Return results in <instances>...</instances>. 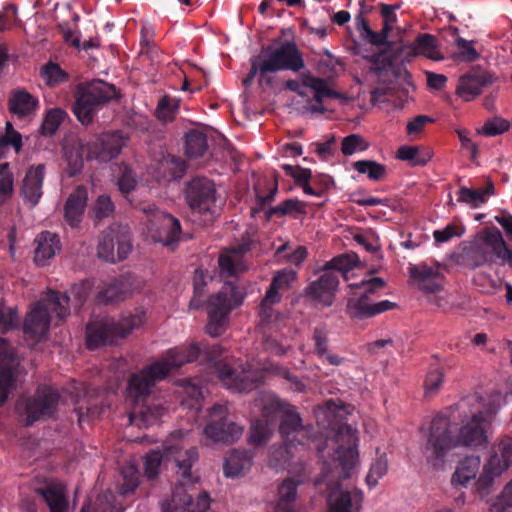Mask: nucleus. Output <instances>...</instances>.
Wrapping results in <instances>:
<instances>
[{"instance_id":"obj_1","label":"nucleus","mask_w":512,"mask_h":512,"mask_svg":"<svg viewBox=\"0 0 512 512\" xmlns=\"http://www.w3.org/2000/svg\"><path fill=\"white\" fill-rule=\"evenodd\" d=\"M198 458L197 448L184 439L182 431L171 434L163 444L162 451H151L145 457L144 473L151 480L157 477L162 462L173 461L177 467L178 483L173 489L171 498L162 501V512H206L209 509L208 493H199L194 500L189 492L198 481V476L191 470Z\"/></svg>"},{"instance_id":"obj_2","label":"nucleus","mask_w":512,"mask_h":512,"mask_svg":"<svg viewBox=\"0 0 512 512\" xmlns=\"http://www.w3.org/2000/svg\"><path fill=\"white\" fill-rule=\"evenodd\" d=\"M457 407L463 414L469 413V419L458 428L447 416L434 417L423 446L427 461L443 458L450 449L458 445L478 447L488 442L487 430L497 412V406L491 402L484 403L482 397L474 394L459 401Z\"/></svg>"},{"instance_id":"obj_3","label":"nucleus","mask_w":512,"mask_h":512,"mask_svg":"<svg viewBox=\"0 0 512 512\" xmlns=\"http://www.w3.org/2000/svg\"><path fill=\"white\" fill-rule=\"evenodd\" d=\"M204 350L198 344L170 349L165 357L130 376L127 387V401L130 403L129 423L139 428L154 425L162 417L165 409L160 404L150 402L154 385L164 380L173 370L185 363L196 361Z\"/></svg>"},{"instance_id":"obj_4","label":"nucleus","mask_w":512,"mask_h":512,"mask_svg":"<svg viewBox=\"0 0 512 512\" xmlns=\"http://www.w3.org/2000/svg\"><path fill=\"white\" fill-rule=\"evenodd\" d=\"M458 259L460 264L470 269L493 263L512 267V250L507 247L501 232L491 227L463 243Z\"/></svg>"},{"instance_id":"obj_5","label":"nucleus","mask_w":512,"mask_h":512,"mask_svg":"<svg viewBox=\"0 0 512 512\" xmlns=\"http://www.w3.org/2000/svg\"><path fill=\"white\" fill-rule=\"evenodd\" d=\"M50 311L56 313L59 319H65L70 314L69 297L56 291H49L43 299L35 303L27 313L23 331L35 340L44 339L50 328Z\"/></svg>"},{"instance_id":"obj_6","label":"nucleus","mask_w":512,"mask_h":512,"mask_svg":"<svg viewBox=\"0 0 512 512\" xmlns=\"http://www.w3.org/2000/svg\"><path fill=\"white\" fill-rule=\"evenodd\" d=\"M145 319L143 311L124 315L120 319L102 318L91 321L86 326V345L90 350L116 343L139 328Z\"/></svg>"},{"instance_id":"obj_7","label":"nucleus","mask_w":512,"mask_h":512,"mask_svg":"<svg viewBox=\"0 0 512 512\" xmlns=\"http://www.w3.org/2000/svg\"><path fill=\"white\" fill-rule=\"evenodd\" d=\"M349 287L355 289L346 305V312L351 318H371L396 307V303L389 300L372 302L371 295L385 287V281L380 277L362 280L359 283L350 284Z\"/></svg>"},{"instance_id":"obj_8","label":"nucleus","mask_w":512,"mask_h":512,"mask_svg":"<svg viewBox=\"0 0 512 512\" xmlns=\"http://www.w3.org/2000/svg\"><path fill=\"white\" fill-rule=\"evenodd\" d=\"M244 297L245 294L233 282H225L219 292L209 297L206 326L209 335L217 337L224 333L230 312L242 304Z\"/></svg>"},{"instance_id":"obj_9","label":"nucleus","mask_w":512,"mask_h":512,"mask_svg":"<svg viewBox=\"0 0 512 512\" xmlns=\"http://www.w3.org/2000/svg\"><path fill=\"white\" fill-rule=\"evenodd\" d=\"M116 87L102 80H94L79 88L73 112L84 125L92 122L96 111L116 98Z\"/></svg>"},{"instance_id":"obj_10","label":"nucleus","mask_w":512,"mask_h":512,"mask_svg":"<svg viewBox=\"0 0 512 512\" xmlns=\"http://www.w3.org/2000/svg\"><path fill=\"white\" fill-rule=\"evenodd\" d=\"M185 201L193 213L204 217L203 223L209 224L215 218L216 185L205 176H194L185 183Z\"/></svg>"},{"instance_id":"obj_11","label":"nucleus","mask_w":512,"mask_h":512,"mask_svg":"<svg viewBox=\"0 0 512 512\" xmlns=\"http://www.w3.org/2000/svg\"><path fill=\"white\" fill-rule=\"evenodd\" d=\"M59 402V394L51 387H40L36 393L18 401L17 409L19 410L26 426H31L37 421H43L52 417Z\"/></svg>"},{"instance_id":"obj_12","label":"nucleus","mask_w":512,"mask_h":512,"mask_svg":"<svg viewBox=\"0 0 512 512\" xmlns=\"http://www.w3.org/2000/svg\"><path fill=\"white\" fill-rule=\"evenodd\" d=\"M260 55L264 60V70L270 73L290 70L298 72L305 63L301 51L294 42L285 41L279 45L263 46Z\"/></svg>"},{"instance_id":"obj_13","label":"nucleus","mask_w":512,"mask_h":512,"mask_svg":"<svg viewBox=\"0 0 512 512\" xmlns=\"http://www.w3.org/2000/svg\"><path fill=\"white\" fill-rule=\"evenodd\" d=\"M334 442L337 445L333 455L337 475L341 479H347L358 459L357 430L347 424L340 425L335 433Z\"/></svg>"},{"instance_id":"obj_14","label":"nucleus","mask_w":512,"mask_h":512,"mask_svg":"<svg viewBox=\"0 0 512 512\" xmlns=\"http://www.w3.org/2000/svg\"><path fill=\"white\" fill-rule=\"evenodd\" d=\"M141 210L147 215V231L154 242L168 246L180 240L181 226L178 219L160 211L153 204H145Z\"/></svg>"},{"instance_id":"obj_15","label":"nucleus","mask_w":512,"mask_h":512,"mask_svg":"<svg viewBox=\"0 0 512 512\" xmlns=\"http://www.w3.org/2000/svg\"><path fill=\"white\" fill-rule=\"evenodd\" d=\"M228 415V406L225 404H215L211 407L208 424L204 429V433L209 439L225 444H230L240 439L244 427L229 419Z\"/></svg>"},{"instance_id":"obj_16","label":"nucleus","mask_w":512,"mask_h":512,"mask_svg":"<svg viewBox=\"0 0 512 512\" xmlns=\"http://www.w3.org/2000/svg\"><path fill=\"white\" fill-rule=\"evenodd\" d=\"M132 244L125 227L111 226L99 237L97 255L106 262L116 263L127 258Z\"/></svg>"},{"instance_id":"obj_17","label":"nucleus","mask_w":512,"mask_h":512,"mask_svg":"<svg viewBox=\"0 0 512 512\" xmlns=\"http://www.w3.org/2000/svg\"><path fill=\"white\" fill-rule=\"evenodd\" d=\"M398 8V5L381 4V16L384 23L380 32H375L370 28L368 21L363 16L364 11H361L355 18L356 29L361 40L373 46L385 44L392 24L396 22L395 10Z\"/></svg>"},{"instance_id":"obj_18","label":"nucleus","mask_w":512,"mask_h":512,"mask_svg":"<svg viewBox=\"0 0 512 512\" xmlns=\"http://www.w3.org/2000/svg\"><path fill=\"white\" fill-rule=\"evenodd\" d=\"M279 433L288 447L305 446L311 439V427L303 425L302 418L293 405L284 410L280 419Z\"/></svg>"},{"instance_id":"obj_19","label":"nucleus","mask_w":512,"mask_h":512,"mask_svg":"<svg viewBox=\"0 0 512 512\" xmlns=\"http://www.w3.org/2000/svg\"><path fill=\"white\" fill-rule=\"evenodd\" d=\"M126 140L120 131L101 134L87 144L88 157L99 162H109L121 153Z\"/></svg>"},{"instance_id":"obj_20","label":"nucleus","mask_w":512,"mask_h":512,"mask_svg":"<svg viewBox=\"0 0 512 512\" xmlns=\"http://www.w3.org/2000/svg\"><path fill=\"white\" fill-rule=\"evenodd\" d=\"M18 364L14 349L5 339L0 337V406L7 401L9 394L15 387Z\"/></svg>"},{"instance_id":"obj_21","label":"nucleus","mask_w":512,"mask_h":512,"mask_svg":"<svg viewBox=\"0 0 512 512\" xmlns=\"http://www.w3.org/2000/svg\"><path fill=\"white\" fill-rule=\"evenodd\" d=\"M339 286V277L336 272L323 268L322 274L305 288V297L329 307L333 304L335 293Z\"/></svg>"},{"instance_id":"obj_22","label":"nucleus","mask_w":512,"mask_h":512,"mask_svg":"<svg viewBox=\"0 0 512 512\" xmlns=\"http://www.w3.org/2000/svg\"><path fill=\"white\" fill-rule=\"evenodd\" d=\"M218 377L227 389L233 392H249L256 387V381L248 371H238L227 363L217 366Z\"/></svg>"},{"instance_id":"obj_23","label":"nucleus","mask_w":512,"mask_h":512,"mask_svg":"<svg viewBox=\"0 0 512 512\" xmlns=\"http://www.w3.org/2000/svg\"><path fill=\"white\" fill-rule=\"evenodd\" d=\"M384 45H387L384 51L372 55L369 59L372 64L371 70L379 77L384 73L396 75L399 71V67H397L395 63L406 60L403 52L400 51V44H393L386 41Z\"/></svg>"},{"instance_id":"obj_24","label":"nucleus","mask_w":512,"mask_h":512,"mask_svg":"<svg viewBox=\"0 0 512 512\" xmlns=\"http://www.w3.org/2000/svg\"><path fill=\"white\" fill-rule=\"evenodd\" d=\"M492 83L491 75L483 70H472L459 78L456 94L468 102L482 93V89Z\"/></svg>"},{"instance_id":"obj_25","label":"nucleus","mask_w":512,"mask_h":512,"mask_svg":"<svg viewBox=\"0 0 512 512\" xmlns=\"http://www.w3.org/2000/svg\"><path fill=\"white\" fill-rule=\"evenodd\" d=\"M45 176V165L31 166L23 179L21 195L24 202L31 208L37 205L42 196V185Z\"/></svg>"},{"instance_id":"obj_26","label":"nucleus","mask_w":512,"mask_h":512,"mask_svg":"<svg viewBox=\"0 0 512 512\" xmlns=\"http://www.w3.org/2000/svg\"><path fill=\"white\" fill-rule=\"evenodd\" d=\"M249 249L248 244H242L239 247L223 250L218 259L220 275L229 278L242 273L246 269L243 256Z\"/></svg>"},{"instance_id":"obj_27","label":"nucleus","mask_w":512,"mask_h":512,"mask_svg":"<svg viewBox=\"0 0 512 512\" xmlns=\"http://www.w3.org/2000/svg\"><path fill=\"white\" fill-rule=\"evenodd\" d=\"M400 51L403 52L406 60L416 55H423L435 61L443 59L437 47L436 37L426 33L420 34L412 44L400 43Z\"/></svg>"},{"instance_id":"obj_28","label":"nucleus","mask_w":512,"mask_h":512,"mask_svg":"<svg viewBox=\"0 0 512 512\" xmlns=\"http://www.w3.org/2000/svg\"><path fill=\"white\" fill-rule=\"evenodd\" d=\"M304 87L310 88L314 93L313 100L316 102V104L309 107L311 112L323 113L325 111L324 107L322 106L323 99H336L341 97L340 93L331 90L327 85V81L322 78L306 76L303 79L300 90L296 92L301 97L307 96L306 92L304 91Z\"/></svg>"},{"instance_id":"obj_29","label":"nucleus","mask_w":512,"mask_h":512,"mask_svg":"<svg viewBox=\"0 0 512 512\" xmlns=\"http://www.w3.org/2000/svg\"><path fill=\"white\" fill-rule=\"evenodd\" d=\"M35 492L42 497L50 512H68L67 490L61 482L51 481L45 486L37 488Z\"/></svg>"},{"instance_id":"obj_30","label":"nucleus","mask_w":512,"mask_h":512,"mask_svg":"<svg viewBox=\"0 0 512 512\" xmlns=\"http://www.w3.org/2000/svg\"><path fill=\"white\" fill-rule=\"evenodd\" d=\"M34 261L38 266H46L61 250V241L57 234L50 231L41 232L35 239Z\"/></svg>"},{"instance_id":"obj_31","label":"nucleus","mask_w":512,"mask_h":512,"mask_svg":"<svg viewBox=\"0 0 512 512\" xmlns=\"http://www.w3.org/2000/svg\"><path fill=\"white\" fill-rule=\"evenodd\" d=\"M104 397V391L88 388L85 393V398L78 400L76 403L79 422L84 421L85 418L99 417L107 406L104 402Z\"/></svg>"},{"instance_id":"obj_32","label":"nucleus","mask_w":512,"mask_h":512,"mask_svg":"<svg viewBox=\"0 0 512 512\" xmlns=\"http://www.w3.org/2000/svg\"><path fill=\"white\" fill-rule=\"evenodd\" d=\"M363 494L359 489L331 491L329 505L331 512H355L361 508Z\"/></svg>"},{"instance_id":"obj_33","label":"nucleus","mask_w":512,"mask_h":512,"mask_svg":"<svg viewBox=\"0 0 512 512\" xmlns=\"http://www.w3.org/2000/svg\"><path fill=\"white\" fill-rule=\"evenodd\" d=\"M88 193L84 186H78L68 197L64 206V217L71 227H77L87 204Z\"/></svg>"},{"instance_id":"obj_34","label":"nucleus","mask_w":512,"mask_h":512,"mask_svg":"<svg viewBox=\"0 0 512 512\" xmlns=\"http://www.w3.org/2000/svg\"><path fill=\"white\" fill-rule=\"evenodd\" d=\"M488 462L496 474H503L512 466V437L503 436L492 446Z\"/></svg>"},{"instance_id":"obj_35","label":"nucleus","mask_w":512,"mask_h":512,"mask_svg":"<svg viewBox=\"0 0 512 512\" xmlns=\"http://www.w3.org/2000/svg\"><path fill=\"white\" fill-rule=\"evenodd\" d=\"M39 101L26 90H15L8 99L9 111L18 118H27L35 114Z\"/></svg>"},{"instance_id":"obj_36","label":"nucleus","mask_w":512,"mask_h":512,"mask_svg":"<svg viewBox=\"0 0 512 512\" xmlns=\"http://www.w3.org/2000/svg\"><path fill=\"white\" fill-rule=\"evenodd\" d=\"M187 166L183 159L174 155H166L157 163L155 174L158 180L170 182L181 178L186 172Z\"/></svg>"},{"instance_id":"obj_37","label":"nucleus","mask_w":512,"mask_h":512,"mask_svg":"<svg viewBox=\"0 0 512 512\" xmlns=\"http://www.w3.org/2000/svg\"><path fill=\"white\" fill-rule=\"evenodd\" d=\"M257 402L261 411V419H271L275 424H277V416L280 415L281 417L284 410H287L291 405L272 393H264Z\"/></svg>"},{"instance_id":"obj_38","label":"nucleus","mask_w":512,"mask_h":512,"mask_svg":"<svg viewBox=\"0 0 512 512\" xmlns=\"http://www.w3.org/2000/svg\"><path fill=\"white\" fill-rule=\"evenodd\" d=\"M481 465V459L477 455H471L465 457L461 460L457 468L452 475L451 482L452 484H460L462 486H466V484L475 478L477 473L479 472V468Z\"/></svg>"},{"instance_id":"obj_39","label":"nucleus","mask_w":512,"mask_h":512,"mask_svg":"<svg viewBox=\"0 0 512 512\" xmlns=\"http://www.w3.org/2000/svg\"><path fill=\"white\" fill-rule=\"evenodd\" d=\"M494 195V183L488 180L485 187L480 189H471L461 187L458 191V201L477 208L484 204L488 196Z\"/></svg>"},{"instance_id":"obj_40","label":"nucleus","mask_w":512,"mask_h":512,"mask_svg":"<svg viewBox=\"0 0 512 512\" xmlns=\"http://www.w3.org/2000/svg\"><path fill=\"white\" fill-rule=\"evenodd\" d=\"M252 465V455L247 451L234 450L224 464L225 476L234 478L249 470Z\"/></svg>"},{"instance_id":"obj_41","label":"nucleus","mask_w":512,"mask_h":512,"mask_svg":"<svg viewBox=\"0 0 512 512\" xmlns=\"http://www.w3.org/2000/svg\"><path fill=\"white\" fill-rule=\"evenodd\" d=\"M276 428V424L273 420H264V419H256L252 422L249 435L248 442L253 446H263L265 445L270 438L272 437Z\"/></svg>"},{"instance_id":"obj_42","label":"nucleus","mask_w":512,"mask_h":512,"mask_svg":"<svg viewBox=\"0 0 512 512\" xmlns=\"http://www.w3.org/2000/svg\"><path fill=\"white\" fill-rule=\"evenodd\" d=\"M297 485L292 479H287L280 485L275 512H293L292 504L296 500Z\"/></svg>"},{"instance_id":"obj_43","label":"nucleus","mask_w":512,"mask_h":512,"mask_svg":"<svg viewBox=\"0 0 512 512\" xmlns=\"http://www.w3.org/2000/svg\"><path fill=\"white\" fill-rule=\"evenodd\" d=\"M306 214V204L298 199H286L266 212V217L270 220L273 216L284 217Z\"/></svg>"},{"instance_id":"obj_44","label":"nucleus","mask_w":512,"mask_h":512,"mask_svg":"<svg viewBox=\"0 0 512 512\" xmlns=\"http://www.w3.org/2000/svg\"><path fill=\"white\" fill-rule=\"evenodd\" d=\"M397 158L408 161L413 166H424L431 160L432 152L418 146H401L397 151Z\"/></svg>"},{"instance_id":"obj_45","label":"nucleus","mask_w":512,"mask_h":512,"mask_svg":"<svg viewBox=\"0 0 512 512\" xmlns=\"http://www.w3.org/2000/svg\"><path fill=\"white\" fill-rule=\"evenodd\" d=\"M129 290L126 283L114 280L106 285L97 295L100 303H116L124 300L128 296Z\"/></svg>"},{"instance_id":"obj_46","label":"nucleus","mask_w":512,"mask_h":512,"mask_svg":"<svg viewBox=\"0 0 512 512\" xmlns=\"http://www.w3.org/2000/svg\"><path fill=\"white\" fill-rule=\"evenodd\" d=\"M185 149L189 158L202 157L208 149L206 135L199 131H190L186 135Z\"/></svg>"},{"instance_id":"obj_47","label":"nucleus","mask_w":512,"mask_h":512,"mask_svg":"<svg viewBox=\"0 0 512 512\" xmlns=\"http://www.w3.org/2000/svg\"><path fill=\"white\" fill-rule=\"evenodd\" d=\"M357 260L356 254H342L330 260L324 268L336 272L338 276L341 274L345 280H348V272L356 265Z\"/></svg>"},{"instance_id":"obj_48","label":"nucleus","mask_w":512,"mask_h":512,"mask_svg":"<svg viewBox=\"0 0 512 512\" xmlns=\"http://www.w3.org/2000/svg\"><path fill=\"white\" fill-rule=\"evenodd\" d=\"M502 474H496V471L489 467V462L484 465L483 472L479 476L475 484L476 493L481 500H486L491 493L495 478Z\"/></svg>"},{"instance_id":"obj_49","label":"nucleus","mask_w":512,"mask_h":512,"mask_svg":"<svg viewBox=\"0 0 512 512\" xmlns=\"http://www.w3.org/2000/svg\"><path fill=\"white\" fill-rule=\"evenodd\" d=\"M353 168L361 174H367L369 179L374 181L383 179L386 174V167L373 160L356 161Z\"/></svg>"},{"instance_id":"obj_50","label":"nucleus","mask_w":512,"mask_h":512,"mask_svg":"<svg viewBox=\"0 0 512 512\" xmlns=\"http://www.w3.org/2000/svg\"><path fill=\"white\" fill-rule=\"evenodd\" d=\"M115 206L110 196L102 194L97 197L92 206L93 218L96 223L110 217L114 212Z\"/></svg>"},{"instance_id":"obj_51","label":"nucleus","mask_w":512,"mask_h":512,"mask_svg":"<svg viewBox=\"0 0 512 512\" xmlns=\"http://www.w3.org/2000/svg\"><path fill=\"white\" fill-rule=\"evenodd\" d=\"M14 190V176L9 163L0 164V205L9 199Z\"/></svg>"},{"instance_id":"obj_52","label":"nucleus","mask_w":512,"mask_h":512,"mask_svg":"<svg viewBox=\"0 0 512 512\" xmlns=\"http://www.w3.org/2000/svg\"><path fill=\"white\" fill-rule=\"evenodd\" d=\"M64 156L67 161V174L72 177L79 173L83 168V156L81 153V147L68 146L64 147Z\"/></svg>"},{"instance_id":"obj_53","label":"nucleus","mask_w":512,"mask_h":512,"mask_svg":"<svg viewBox=\"0 0 512 512\" xmlns=\"http://www.w3.org/2000/svg\"><path fill=\"white\" fill-rule=\"evenodd\" d=\"M369 143L359 134H350L343 138L341 151L345 156L368 149Z\"/></svg>"},{"instance_id":"obj_54","label":"nucleus","mask_w":512,"mask_h":512,"mask_svg":"<svg viewBox=\"0 0 512 512\" xmlns=\"http://www.w3.org/2000/svg\"><path fill=\"white\" fill-rule=\"evenodd\" d=\"M279 288L274 284L270 283L269 288L266 291L264 298L260 304V315L266 319L271 317L272 306L281 300L279 294Z\"/></svg>"},{"instance_id":"obj_55","label":"nucleus","mask_w":512,"mask_h":512,"mask_svg":"<svg viewBox=\"0 0 512 512\" xmlns=\"http://www.w3.org/2000/svg\"><path fill=\"white\" fill-rule=\"evenodd\" d=\"M64 115L65 113L61 109L50 110L42 123V134L46 136L53 135L58 130L61 122L63 121Z\"/></svg>"},{"instance_id":"obj_56","label":"nucleus","mask_w":512,"mask_h":512,"mask_svg":"<svg viewBox=\"0 0 512 512\" xmlns=\"http://www.w3.org/2000/svg\"><path fill=\"white\" fill-rule=\"evenodd\" d=\"M509 128L510 122L508 120L501 117H493L484 123L479 133L492 137L508 131Z\"/></svg>"},{"instance_id":"obj_57","label":"nucleus","mask_w":512,"mask_h":512,"mask_svg":"<svg viewBox=\"0 0 512 512\" xmlns=\"http://www.w3.org/2000/svg\"><path fill=\"white\" fill-rule=\"evenodd\" d=\"M455 44L458 49V53L456 54L457 59L466 62H473L480 57L479 53L474 48L472 41H468L462 37H457Z\"/></svg>"},{"instance_id":"obj_58","label":"nucleus","mask_w":512,"mask_h":512,"mask_svg":"<svg viewBox=\"0 0 512 512\" xmlns=\"http://www.w3.org/2000/svg\"><path fill=\"white\" fill-rule=\"evenodd\" d=\"M388 469V462L385 456L377 458L371 465L369 473L366 477V482L370 487L377 485L380 478H382Z\"/></svg>"},{"instance_id":"obj_59","label":"nucleus","mask_w":512,"mask_h":512,"mask_svg":"<svg viewBox=\"0 0 512 512\" xmlns=\"http://www.w3.org/2000/svg\"><path fill=\"white\" fill-rule=\"evenodd\" d=\"M512 507V480L506 484L500 496L494 500L490 507V512H506Z\"/></svg>"},{"instance_id":"obj_60","label":"nucleus","mask_w":512,"mask_h":512,"mask_svg":"<svg viewBox=\"0 0 512 512\" xmlns=\"http://www.w3.org/2000/svg\"><path fill=\"white\" fill-rule=\"evenodd\" d=\"M443 376L444 373L440 368H435L427 373L424 380L426 396H432L438 392L443 383Z\"/></svg>"},{"instance_id":"obj_61","label":"nucleus","mask_w":512,"mask_h":512,"mask_svg":"<svg viewBox=\"0 0 512 512\" xmlns=\"http://www.w3.org/2000/svg\"><path fill=\"white\" fill-rule=\"evenodd\" d=\"M410 274L417 283H424L429 279H440V272L437 267L418 265L410 268Z\"/></svg>"},{"instance_id":"obj_62","label":"nucleus","mask_w":512,"mask_h":512,"mask_svg":"<svg viewBox=\"0 0 512 512\" xmlns=\"http://www.w3.org/2000/svg\"><path fill=\"white\" fill-rule=\"evenodd\" d=\"M313 340L316 354L324 357L328 352V331L324 325L315 327Z\"/></svg>"},{"instance_id":"obj_63","label":"nucleus","mask_w":512,"mask_h":512,"mask_svg":"<svg viewBox=\"0 0 512 512\" xmlns=\"http://www.w3.org/2000/svg\"><path fill=\"white\" fill-rule=\"evenodd\" d=\"M473 283L479 288L482 293L494 294L500 285L497 281L492 279L485 273H479L473 278Z\"/></svg>"},{"instance_id":"obj_64","label":"nucleus","mask_w":512,"mask_h":512,"mask_svg":"<svg viewBox=\"0 0 512 512\" xmlns=\"http://www.w3.org/2000/svg\"><path fill=\"white\" fill-rule=\"evenodd\" d=\"M178 105L168 96L162 97L157 105V114L160 119L169 120L172 118L174 111Z\"/></svg>"}]
</instances>
